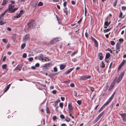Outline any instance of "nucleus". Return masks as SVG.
<instances>
[{"instance_id":"obj_1","label":"nucleus","mask_w":126,"mask_h":126,"mask_svg":"<svg viewBox=\"0 0 126 126\" xmlns=\"http://www.w3.org/2000/svg\"><path fill=\"white\" fill-rule=\"evenodd\" d=\"M115 92L109 98L107 101L105 103L102 107V108L103 109L105 107L108 105L110 102L111 101L113 98H114L115 94Z\"/></svg>"},{"instance_id":"obj_2","label":"nucleus","mask_w":126,"mask_h":126,"mask_svg":"<svg viewBox=\"0 0 126 126\" xmlns=\"http://www.w3.org/2000/svg\"><path fill=\"white\" fill-rule=\"evenodd\" d=\"M27 25L28 28L32 29L34 28L36 26V24L34 21L31 20L27 24Z\"/></svg>"},{"instance_id":"obj_3","label":"nucleus","mask_w":126,"mask_h":126,"mask_svg":"<svg viewBox=\"0 0 126 126\" xmlns=\"http://www.w3.org/2000/svg\"><path fill=\"white\" fill-rule=\"evenodd\" d=\"M8 10H9V13H13L15 12L18 9V8H14V9H13V6H12V4H10L8 6Z\"/></svg>"},{"instance_id":"obj_4","label":"nucleus","mask_w":126,"mask_h":126,"mask_svg":"<svg viewBox=\"0 0 126 126\" xmlns=\"http://www.w3.org/2000/svg\"><path fill=\"white\" fill-rule=\"evenodd\" d=\"M30 35L29 34H27L23 37V41L24 42H26L30 39Z\"/></svg>"},{"instance_id":"obj_5","label":"nucleus","mask_w":126,"mask_h":126,"mask_svg":"<svg viewBox=\"0 0 126 126\" xmlns=\"http://www.w3.org/2000/svg\"><path fill=\"white\" fill-rule=\"evenodd\" d=\"M104 112V111H103L95 119V122H97L100 117L103 115Z\"/></svg>"},{"instance_id":"obj_6","label":"nucleus","mask_w":126,"mask_h":126,"mask_svg":"<svg viewBox=\"0 0 126 126\" xmlns=\"http://www.w3.org/2000/svg\"><path fill=\"white\" fill-rule=\"evenodd\" d=\"M119 114L121 116L123 121H126V113H123L121 114L119 113Z\"/></svg>"},{"instance_id":"obj_7","label":"nucleus","mask_w":126,"mask_h":126,"mask_svg":"<svg viewBox=\"0 0 126 126\" xmlns=\"http://www.w3.org/2000/svg\"><path fill=\"white\" fill-rule=\"evenodd\" d=\"M22 66L21 65H18L14 69V70H19V71H20L21 69Z\"/></svg>"},{"instance_id":"obj_8","label":"nucleus","mask_w":126,"mask_h":126,"mask_svg":"<svg viewBox=\"0 0 126 126\" xmlns=\"http://www.w3.org/2000/svg\"><path fill=\"white\" fill-rule=\"evenodd\" d=\"M68 109L70 111L69 113H70V111H71L73 109V108L72 106V103H70L68 105Z\"/></svg>"},{"instance_id":"obj_9","label":"nucleus","mask_w":126,"mask_h":126,"mask_svg":"<svg viewBox=\"0 0 126 126\" xmlns=\"http://www.w3.org/2000/svg\"><path fill=\"white\" fill-rule=\"evenodd\" d=\"M74 67H72L71 68H70L68 70L65 72V74L66 75L68 74L70 72L72 71L73 69H74Z\"/></svg>"},{"instance_id":"obj_10","label":"nucleus","mask_w":126,"mask_h":126,"mask_svg":"<svg viewBox=\"0 0 126 126\" xmlns=\"http://www.w3.org/2000/svg\"><path fill=\"white\" fill-rule=\"evenodd\" d=\"M117 78V77H116L113 80V82L111 83L110 86L112 87H113L114 86L115 83L116 81V79Z\"/></svg>"},{"instance_id":"obj_11","label":"nucleus","mask_w":126,"mask_h":126,"mask_svg":"<svg viewBox=\"0 0 126 126\" xmlns=\"http://www.w3.org/2000/svg\"><path fill=\"white\" fill-rule=\"evenodd\" d=\"M50 64V63H47L45 64V65L43 66V67L45 68V69H48L49 67V65Z\"/></svg>"},{"instance_id":"obj_12","label":"nucleus","mask_w":126,"mask_h":126,"mask_svg":"<svg viewBox=\"0 0 126 126\" xmlns=\"http://www.w3.org/2000/svg\"><path fill=\"white\" fill-rule=\"evenodd\" d=\"M54 40V41L55 42V43L59 41H60L61 40V38L56 37L53 38Z\"/></svg>"},{"instance_id":"obj_13","label":"nucleus","mask_w":126,"mask_h":126,"mask_svg":"<svg viewBox=\"0 0 126 126\" xmlns=\"http://www.w3.org/2000/svg\"><path fill=\"white\" fill-rule=\"evenodd\" d=\"M66 67L65 65L62 64L60 65V67L61 70H63Z\"/></svg>"},{"instance_id":"obj_14","label":"nucleus","mask_w":126,"mask_h":126,"mask_svg":"<svg viewBox=\"0 0 126 126\" xmlns=\"http://www.w3.org/2000/svg\"><path fill=\"white\" fill-rule=\"evenodd\" d=\"M56 74V73H51L48 75V76L51 78L52 79L55 76Z\"/></svg>"},{"instance_id":"obj_15","label":"nucleus","mask_w":126,"mask_h":126,"mask_svg":"<svg viewBox=\"0 0 126 126\" xmlns=\"http://www.w3.org/2000/svg\"><path fill=\"white\" fill-rule=\"evenodd\" d=\"M23 12V11L22 10H21L20 13L15 17L16 18H18L22 14V13Z\"/></svg>"},{"instance_id":"obj_16","label":"nucleus","mask_w":126,"mask_h":126,"mask_svg":"<svg viewBox=\"0 0 126 126\" xmlns=\"http://www.w3.org/2000/svg\"><path fill=\"white\" fill-rule=\"evenodd\" d=\"M120 48V44L119 43H117V44L116 45V48L115 49V50H120L119 49Z\"/></svg>"},{"instance_id":"obj_17","label":"nucleus","mask_w":126,"mask_h":126,"mask_svg":"<svg viewBox=\"0 0 126 126\" xmlns=\"http://www.w3.org/2000/svg\"><path fill=\"white\" fill-rule=\"evenodd\" d=\"M44 55L42 54H41L39 55V58H38L39 60H43Z\"/></svg>"},{"instance_id":"obj_18","label":"nucleus","mask_w":126,"mask_h":126,"mask_svg":"<svg viewBox=\"0 0 126 126\" xmlns=\"http://www.w3.org/2000/svg\"><path fill=\"white\" fill-rule=\"evenodd\" d=\"M125 17V16H123V13L120 11V15H119V17L121 18H123Z\"/></svg>"},{"instance_id":"obj_19","label":"nucleus","mask_w":126,"mask_h":126,"mask_svg":"<svg viewBox=\"0 0 126 126\" xmlns=\"http://www.w3.org/2000/svg\"><path fill=\"white\" fill-rule=\"evenodd\" d=\"M110 56V54L109 53H108L106 54L105 57V59L108 58Z\"/></svg>"},{"instance_id":"obj_20","label":"nucleus","mask_w":126,"mask_h":126,"mask_svg":"<svg viewBox=\"0 0 126 126\" xmlns=\"http://www.w3.org/2000/svg\"><path fill=\"white\" fill-rule=\"evenodd\" d=\"M53 39L51 40L49 42V44H52L55 43V42L54 41Z\"/></svg>"},{"instance_id":"obj_21","label":"nucleus","mask_w":126,"mask_h":126,"mask_svg":"<svg viewBox=\"0 0 126 126\" xmlns=\"http://www.w3.org/2000/svg\"><path fill=\"white\" fill-rule=\"evenodd\" d=\"M125 73V72L124 71L122 72L121 73V74H120L119 77H120V78L122 79L123 77L124 74Z\"/></svg>"},{"instance_id":"obj_22","label":"nucleus","mask_w":126,"mask_h":126,"mask_svg":"<svg viewBox=\"0 0 126 126\" xmlns=\"http://www.w3.org/2000/svg\"><path fill=\"white\" fill-rule=\"evenodd\" d=\"M111 28H110L109 29H106L104 30L103 32L104 33H106L109 32L111 29Z\"/></svg>"},{"instance_id":"obj_23","label":"nucleus","mask_w":126,"mask_h":126,"mask_svg":"<svg viewBox=\"0 0 126 126\" xmlns=\"http://www.w3.org/2000/svg\"><path fill=\"white\" fill-rule=\"evenodd\" d=\"M10 85H11V84H9L7 86V88L5 89V90H4V93L5 92H6L8 90L9 88V87H10Z\"/></svg>"},{"instance_id":"obj_24","label":"nucleus","mask_w":126,"mask_h":126,"mask_svg":"<svg viewBox=\"0 0 126 126\" xmlns=\"http://www.w3.org/2000/svg\"><path fill=\"white\" fill-rule=\"evenodd\" d=\"M100 66L102 68H104L105 67V65L103 61H102L101 63L100 64Z\"/></svg>"},{"instance_id":"obj_25","label":"nucleus","mask_w":126,"mask_h":126,"mask_svg":"<svg viewBox=\"0 0 126 126\" xmlns=\"http://www.w3.org/2000/svg\"><path fill=\"white\" fill-rule=\"evenodd\" d=\"M95 46V47H98V44L97 41L95 40L94 41Z\"/></svg>"},{"instance_id":"obj_26","label":"nucleus","mask_w":126,"mask_h":126,"mask_svg":"<svg viewBox=\"0 0 126 126\" xmlns=\"http://www.w3.org/2000/svg\"><path fill=\"white\" fill-rule=\"evenodd\" d=\"M7 2V1L6 0H3L2 3L1 4V5H5Z\"/></svg>"},{"instance_id":"obj_27","label":"nucleus","mask_w":126,"mask_h":126,"mask_svg":"<svg viewBox=\"0 0 126 126\" xmlns=\"http://www.w3.org/2000/svg\"><path fill=\"white\" fill-rule=\"evenodd\" d=\"M122 78H120V77H119L117 79H116V82L117 83L119 82L122 79Z\"/></svg>"},{"instance_id":"obj_28","label":"nucleus","mask_w":126,"mask_h":126,"mask_svg":"<svg viewBox=\"0 0 126 126\" xmlns=\"http://www.w3.org/2000/svg\"><path fill=\"white\" fill-rule=\"evenodd\" d=\"M2 18H0V25H2L4 24V23L2 22Z\"/></svg>"},{"instance_id":"obj_29","label":"nucleus","mask_w":126,"mask_h":126,"mask_svg":"<svg viewBox=\"0 0 126 126\" xmlns=\"http://www.w3.org/2000/svg\"><path fill=\"white\" fill-rule=\"evenodd\" d=\"M126 61L125 60H123L122 62L120 64V66H122L125 63Z\"/></svg>"},{"instance_id":"obj_30","label":"nucleus","mask_w":126,"mask_h":126,"mask_svg":"<svg viewBox=\"0 0 126 126\" xmlns=\"http://www.w3.org/2000/svg\"><path fill=\"white\" fill-rule=\"evenodd\" d=\"M78 52V51H76L74 52L72 54H71V56L72 57V56H73L75 54H76Z\"/></svg>"},{"instance_id":"obj_31","label":"nucleus","mask_w":126,"mask_h":126,"mask_svg":"<svg viewBox=\"0 0 126 126\" xmlns=\"http://www.w3.org/2000/svg\"><path fill=\"white\" fill-rule=\"evenodd\" d=\"M25 46L26 44L25 43L22 44L21 46V48L22 49H23L25 47Z\"/></svg>"},{"instance_id":"obj_32","label":"nucleus","mask_w":126,"mask_h":126,"mask_svg":"<svg viewBox=\"0 0 126 126\" xmlns=\"http://www.w3.org/2000/svg\"><path fill=\"white\" fill-rule=\"evenodd\" d=\"M81 78L82 80H85L87 79L86 76H82Z\"/></svg>"},{"instance_id":"obj_33","label":"nucleus","mask_w":126,"mask_h":126,"mask_svg":"<svg viewBox=\"0 0 126 126\" xmlns=\"http://www.w3.org/2000/svg\"><path fill=\"white\" fill-rule=\"evenodd\" d=\"M43 5V3L41 1H40L38 4V6H42Z\"/></svg>"},{"instance_id":"obj_34","label":"nucleus","mask_w":126,"mask_h":126,"mask_svg":"<svg viewBox=\"0 0 126 126\" xmlns=\"http://www.w3.org/2000/svg\"><path fill=\"white\" fill-rule=\"evenodd\" d=\"M7 67V65L6 64H4L2 65V68L4 69H5Z\"/></svg>"},{"instance_id":"obj_35","label":"nucleus","mask_w":126,"mask_h":126,"mask_svg":"<svg viewBox=\"0 0 126 126\" xmlns=\"http://www.w3.org/2000/svg\"><path fill=\"white\" fill-rule=\"evenodd\" d=\"M117 3V0H116L113 3V5L114 7H115L116 6V4Z\"/></svg>"},{"instance_id":"obj_36","label":"nucleus","mask_w":126,"mask_h":126,"mask_svg":"<svg viewBox=\"0 0 126 126\" xmlns=\"http://www.w3.org/2000/svg\"><path fill=\"white\" fill-rule=\"evenodd\" d=\"M46 112L47 113L49 114L50 113V112L49 110V108L48 107L46 108Z\"/></svg>"},{"instance_id":"obj_37","label":"nucleus","mask_w":126,"mask_h":126,"mask_svg":"<svg viewBox=\"0 0 126 126\" xmlns=\"http://www.w3.org/2000/svg\"><path fill=\"white\" fill-rule=\"evenodd\" d=\"M2 41L5 43H7L8 42L7 40L5 39H2Z\"/></svg>"},{"instance_id":"obj_38","label":"nucleus","mask_w":126,"mask_h":126,"mask_svg":"<svg viewBox=\"0 0 126 126\" xmlns=\"http://www.w3.org/2000/svg\"><path fill=\"white\" fill-rule=\"evenodd\" d=\"M110 43L111 45L112 46L114 45L115 44V42L113 41H111L110 42Z\"/></svg>"},{"instance_id":"obj_39","label":"nucleus","mask_w":126,"mask_h":126,"mask_svg":"<svg viewBox=\"0 0 126 126\" xmlns=\"http://www.w3.org/2000/svg\"><path fill=\"white\" fill-rule=\"evenodd\" d=\"M53 71L54 72H56L57 71L58 69L56 67H55L54 68Z\"/></svg>"},{"instance_id":"obj_40","label":"nucleus","mask_w":126,"mask_h":126,"mask_svg":"<svg viewBox=\"0 0 126 126\" xmlns=\"http://www.w3.org/2000/svg\"><path fill=\"white\" fill-rule=\"evenodd\" d=\"M122 10L123 11H125L126 10V7L123 6L122 7Z\"/></svg>"},{"instance_id":"obj_41","label":"nucleus","mask_w":126,"mask_h":126,"mask_svg":"<svg viewBox=\"0 0 126 126\" xmlns=\"http://www.w3.org/2000/svg\"><path fill=\"white\" fill-rule=\"evenodd\" d=\"M63 104L62 103H61L59 104V106L61 107L62 108H63Z\"/></svg>"},{"instance_id":"obj_42","label":"nucleus","mask_w":126,"mask_h":126,"mask_svg":"<svg viewBox=\"0 0 126 126\" xmlns=\"http://www.w3.org/2000/svg\"><path fill=\"white\" fill-rule=\"evenodd\" d=\"M60 117L62 119H64L65 118L63 114H61L60 115Z\"/></svg>"},{"instance_id":"obj_43","label":"nucleus","mask_w":126,"mask_h":126,"mask_svg":"<svg viewBox=\"0 0 126 126\" xmlns=\"http://www.w3.org/2000/svg\"><path fill=\"white\" fill-rule=\"evenodd\" d=\"M77 102L79 105H80L81 104V100H78L77 101Z\"/></svg>"},{"instance_id":"obj_44","label":"nucleus","mask_w":126,"mask_h":126,"mask_svg":"<svg viewBox=\"0 0 126 126\" xmlns=\"http://www.w3.org/2000/svg\"><path fill=\"white\" fill-rule=\"evenodd\" d=\"M27 57V54L26 53H24L22 56V57L23 58H26Z\"/></svg>"},{"instance_id":"obj_45","label":"nucleus","mask_w":126,"mask_h":126,"mask_svg":"<svg viewBox=\"0 0 126 126\" xmlns=\"http://www.w3.org/2000/svg\"><path fill=\"white\" fill-rule=\"evenodd\" d=\"M90 90L92 91L93 92L94 90V88L92 87H89Z\"/></svg>"},{"instance_id":"obj_46","label":"nucleus","mask_w":126,"mask_h":126,"mask_svg":"<svg viewBox=\"0 0 126 126\" xmlns=\"http://www.w3.org/2000/svg\"><path fill=\"white\" fill-rule=\"evenodd\" d=\"M72 61L74 62H75L77 61V60L76 58H74L72 59Z\"/></svg>"},{"instance_id":"obj_47","label":"nucleus","mask_w":126,"mask_h":126,"mask_svg":"<svg viewBox=\"0 0 126 126\" xmlns=\"http://www.w3.org/2000/svg\"><path fill=\"white\" fill-rule=\"evenodd\" d=\"M65 120L67 122H69L70 120V119L68 117H66L65 118Z\"/></svg>"},{"instance_id":"obj_48","label":"nucleus","mask_w":126,"mask_h":126,"mask_svg":"<svg viewBox=\"0 0 126 126\" xmlns=\"http://www.w3.org/2000/svg\"><path fill=\"white\" fill-rule=\"evenodd\" d=\"M28 60L29 61L31 62H32V61L33 60V58H32V57H30V58H29V59H28Z\"/></svg>"},{"instance_id":"obj_49","label":"nucleus","mask_w":126,"mask_h":126,"mask_svg":"<svg viewBox=\"0 0 126 126\" xmlns=\"http://www.w3.org/2000/svg\"><path fill=\"white\" fill-rule=\"evenodd\" d=\"M5 14L4 13L1 14L0 16V18H2V17H3Z\"/></svg>"},{"instance_id":"obj_50","label":"nucleus","mask_w":126,"mask_h":126,"mask_svg":"<svg viewBox=\"0 0 126 126\" xmlns=\"http://www.w3.org/2000/svg\"><path fill=\"white\" fill-rule=\"evenodd\" d=\"M40 64L39 63H36L35 65V66L36 67H38L39 66Z\"/></svg>"},{"instance_id":"obj_51","label":"nucleus","mask_w":126,"mask_h":126,"mask_svg":"<svg viewBox=\"0 0 126 126\" xmlns=\"http://www.w3.org/2000/svg\"><path fill=\"white\" fill-rule=\"evenodd\" d=\"M95 68L96 69V70L98 71V73H100V72L99 71V70L98 69V66L95 67Z\"/></svg>"},{"instance_id":"obj_52","label":"nucleus","mask_w":126,"mask_h":126,"mask_svg":"<svg viewBox=\"0 0 126 126\" xmlns=\"http://www.w3.org/2000/svg\"><path fill=\"white\" fill-rule=\"evenodd\" d=\"M70 86L71 87H73L75 85L74 83H72L70 84Z\"/></svg>"},{"instance_id":"obj_53","label":"nucleus","mask_w":126,"mask_h":126,"mask_svg":"<svg viewBox=\"0 0 126 126\" xmlns=\"http://www.w3.org/2000/svg\"><path fill=\"white\" fill-rule=\"evenodd\" d=\"M52 92L53 94H55L56 93L57 91L56 90H53L52 91Z\"/></svg>"},{"instance_id":"obj_54","label":"nucleus","mask_w":126,"mask_h":126,"mask_svg":"<svg viewBox=\"0 0 126 126\" xmlns=\"http://www.w3.org/2000/svg\"><path fill=\"white\" fill-rule=\"evenodd\" d=\"M57 119V117L55 116H54L53 117V121H55Z\"/></svg>"},{"instance_id":"obj_55","label":"nucleus","mask_w":126,"mask_h":126,"mask_svg":"<svg viewBox=\"0 0 126 126\" xmlns=\"http://www.w3.org/2000/svg\"><path fill=\"white\" fill-rule=\"evenodd\" d=\"M82 18H80V20L78 21V24H79L82 21Z\"/></svg>"},{"instance_id":"obj_56","label":"nucleus","mask_w":126,"mask_h":126,"mask_svg":"<svg viewBox=\"0 0 126 126\" xmlns=\"http://www.w3.org/2000/svg\"><path fill=\"white\" fill-rule=\"evenodd\" d=\"M88 34L87 32H86L85 33V36L87 38L88 36Z\"/></svg>"},{"instance_id":"obj_57","label":"nucleus","mask_w":126,"mask_h":126,"mask_svg":"<svg viewBox=\"0 0 126 126\" xmlns=\"http://www.w3.org/2000/svg\"><path fill=\"white\" fill-rule=\"evenodd\" d=\"M74 94L75 96L76 97H77V94L76 91H74Z\"/></svg>"},{"instance_id":"obj_58","label":"nucleus","mask_w":126,"mask_h":126,"mask_svg":"<svg viewBox=\"0 0 126 126\" xmlns=\"http://www.w3.org/2000/svg\"><path fill=\"white\" fill-rule=\"evenodd\" d=\"M67 4V2L66 1L64 2L63 3V5L64 7H65Z\"/></svg>"},{"instance_id":"obj_59","label":"nucleus","mask_w":126,"mask_h":126,"mask_svg":"<svg viewBox=\"0 0 126 126\" xmlns=\"http://www.w3.org/2000/svg\"><path fill=\"white\" fill-rule=\"evenodd\" d=\"M113 88V87L110 86L109 88L108 89V91H110Z\"/></svg>"},{"instance_id":"obj_60","label":"nucleus","mask_w":126,"mask_h":126,"mask_svg":"<svg viewBox=\"0 0 126 126\" xmlns=\"http://www.w3.org/2000/svg\"><path fill=\"white\" fill-rule=\"evenodd\" d=\"M103 109L101 107L98 111V112L99 113L101 111H102L103 110Z\"/></svg>"},{"instance_id":"obj_61","label":"nucleus","mask_w":126,"mask_h":126,"mask_svg":"<svg viewBox=\"0 0 126 126\" xmlns=\"http://www.w3.org/2000/svg\"><path fill=\"white\" fill-rule=\"evenodd\" d=\"M99 57V59L100 60H102L103 58V56L102 55L100 56Z\"/></svg>"},{"instance_id":"obj_62","label":"nucleus","mask_w":126,"mask_h":126,"mask_svg":"<svg viewBox=\"0 0 126 126\" xmlns=\"http://www.w3.org/2000/svg\"><path fill=\"white\" fill-rule=\"evenodd\" d=\"M6 56H4L3 58V59L2 61L3 62L5 61V60H6Z\"/></svg>"},{"instance_id":"obj_63","label":"nucleus","mask_w":126,"mask_h":126,"mask_svg":"<svg viewBox=\"0 0 126 126\" xmlns=\"http://www.w3.org/2000/svg\"><path fill=\"white\" fill-rule=\"evenodd\" d=\"M71 3L73 5H75L76 3L75 2V1H71Z\"/></svg>"},{"instance_id":"obj_64","label":"nucleus","mask_w":126,"mask_h":126,"mask_svg":"<svg viewBox=\"0 0 126 126\" xmlns=\"http://www.w3.org/2000/svg\"><path fill=\"white\" fill-rule=\"evenodd\" d=\"M61 126H67V125L63 123L61 125Z\"/></svg>"}]
</instances>
